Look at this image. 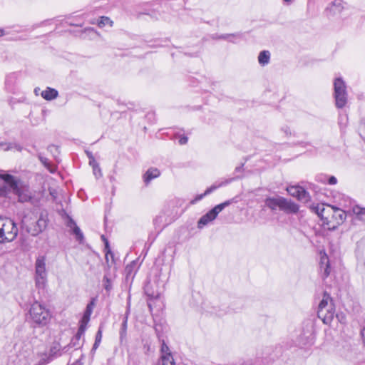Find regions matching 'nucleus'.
Instances as JSON below:
<instances>
[{
	"instance_id": "obj_47",
	"label": "nucleus",
	"mask_w": 365,
	"mask_h": 365,
	"mask_svg": "<svg viewBox=\"0 0 365 365\" xmlns=\"http://www.w3.org/2000/svg\"><path fill=\"white\" fill-rule=\"evenodd\" d=\"M244 165H245V163H242L239 166H237L235 169V173H239V172H241L243 170V167H244Z\"/></svg>"
},
{
	"instance_id": "obj_14",
	"label": "nucleus",
	"mask_w": 365,
	"mask_h": 365,
	"mask_svg": "<svg viewBox=\"0 0 365 365\" xmlns=\"http://www.w3.org/2000/svg\"><path fill=\"white\" fill-rule=\"evenodd\" d=\"M331 208L334 211L333 217L335 218V220H336V223L338 225L342 224L346 220V212L344 210L334 206H331Z\"/></svg>"
},
{
	"instance_id": "obj_42",
	"label": "nucleus",
	"mask_w": 365,
	"mask_h": 365,
	"mask_svg": "<svg viewBox=\"0 0 365 365\" xmlns=\"http://www.w3.org/2000/svg\"><path fill=\"white\" fill-rule=\"evenodd\" d=\"M162 220H163V217H162V216H158V217H156L154 219V220H153L154 225H155V226H158V225L161 223Z\"/></svg>"
},
{
	"instance_id": "obj_49",
	"label": "nucleus",
	"mask_w": 365,
	"mask_h": 365,
	"mask_svg": "<svg viewBox=\"0 0 365 365\" xmlns=\"http://www.w3.org/2000/svg\"><path fill=\"white\" fill-rule=\"evenodd\" d=\"M99 345H100V343H97V342L95 341L93 345V347H92V349H91V352H95L96 350L99 346Z\"/></svg>"
},
{
	"instance_id": "obj_7",
	"label": "nucleus",
	"mask_w": 365,
	"mask_h": 365,
	"mask_svg": "<svg viewBox=\"0 0 365 365\" xmlns=\"http://www.w3.org/2000/svg\"><path fill=\"white\" fill-rule=\"evenodd\" d=\"M232 202L233 200H229L215 206L212 209H211L209 212H207L199 219L197 222V227L202 229L209 222L213 221L217 217L219 212L226 207L231 205Z\"/></svg>"
},
{
	"instance_id": "obj_40",
	"label": "nucleus",
	"mask_w": 365,
	"mask_h": 365,
	"mask_svg": "<svg viewBox=\"0 0 365 365\" xmlns=\"http://www.w3.org/2000/svg\"><path fill=\"white\" fill-rule=\"evenodd\" d=\"M188 138L185 135H181L179 138V143L180 145H185L187 143Z\"/></svg>"
},
{
	"instance_id": "obj_16",
	"label": "nucleus",
	"mask_w": 365,
	"mask_h": 365,
	"mask_svg": "<svg viewBox=\"0 0 365 365\" xmlns=\"http://www.w3.org/2000/svg\"><path fill=\"white\" fill-rule=\"evenodd\" d=\"M160 175V171L157 168H151L148 169L145 173L143 178L144 182L148 184L153 179L158 178Z\"/></svg>"
},
{
	"instance_id": "obj_4",
	"label": "nucleus",
	"mask_w": 365,
	"mask_h": 365,
	"mask_svg": "<svg viewBox=\"0 0 365 365\" xmlns=\"http://www.w3.org/2000/svg\"><path fill=\"white\" fill-rule=\"evenodd\" d=\"M29 316L32 322L38 327L46 326L51 319L48 309L37 301L31 304L29 309Z\"/></svg>"
},
{
	"instance_id": "obj_45",
	"label": "nucleus",
	"mask_w": 365,
	"mask_h": 365,
	"mask_svg": "<svg viewBox=\"0 0 365 365\" xmlns=\"http://www.w3.org/2000/svg\"><path fill=\"white\" fill-rule=\"evenodd\" d=\"M95 164H98L96 160H95V158H90V160H89V165L92 167V168L93 169L94 168V165Z\"/></svg>"
},
{
	"instance_id": "obj_18",
	"label": "nucleus",
	"mask_w": 365,
	"mask_h": 365,
	"mask_svg": "<svg viewBox=\"0 0 365 365\" xmlns=\"http://www.w3.org/2000/svg\"><path fill=\"white\" fill-rule=\"evenodd\" d=\"M61 352L60 344H56L50 349V357H51V359L48 361L44 362L43 364H45L46 363H48L49 361L53 359V358L58 356H61Z\"/></svg>"
},
{
	"instance_id": "obj_15",
	"label": "nucleus",
	"mask_w": 365,
	"mask_h": 365,
	"mask_svg": "<svg viewBox=\"0 0 365 365\" xmlns=\"http://www.w3.org/2000/svg\"><path fill=\"white\" fill-rule=\"evenodd\" d=\"M41 96L46 101H52L58 96V92L56 89L47 87L46 90L41 92Z\"/></svg>"
},
{
	"instance_id": "obj_54",
	"label": "nucleus",
	"mask_w": 365,
	"mask_h": 365,
	"mask_svg": "<svg viewBox=\"0 0 365 365\" xmlns=\"http://www.w3.org/2000/svg\"><path fill=\"white\" fill-rule=\"evenodd\" d=\"M71 365H79V363L78 361H76L75 363L72 364Z\"/></svg>"
},
{
	"instance_id": "obj_22",
	"label": "nucleus",
	"mask_w": 365,
	"mask_h": 365,
	"mask_svg": "<svg viewBox=\"0 0 365 365\" xmlns=\"http://www.w3.org/2000/svg\"><path fill=\"white\" fill-rule=\"evenodd\" d=\"M163 365H174V359L172 354L162 355L161 356Z\"/></svg>"
},
{
	"instance_id": "obj_3",
	"label": "nucleus",
	"mask_w": 365,
	"mask_h": 365,
	"mask_svg": "<svg viewBox=\"0 0 365 365\" xmlns=\"http://www.w3.org/2000/svg\"><path fill=\"white\" fill-rule=\"evenodd\" d=\"M334 309L332 299L329 294L324 292L323 298L319 302L317 316L322 320L324 324H330L334 317Z\"/></svg>"
},
{
	"instance_id": "obj_27",
	"label": "nucleus",
	"mask_w": 365,
	"mask_h": 365,
	"mask_svg": "<svg viewBox=\"0 0 365 365\" xmlns=\"http://www.w3.org/2000/svg\"><path fill=\"white\" fill-rule=\"evenodd\" d=\"M112 24L113 21L107 16H101L98 22V25L101 28L106 25H110L111 26Z\"/></svg>"
},
{
	"instance_id": "obj_20",
	"label": "nucleus",
	"mask_w": 365,
	"mask_h": 365,
	"mask_svg": "<svg viewBox=\"0 0 365 365\" xmlns=\"http://www.w3.org/2000/svg\"><path fill=\"white\" fill-rule=\"evenodd\" d=\"M46 276H35L36 287L38 289H44L46 284Z\"/></svg>"
},
{
	"instance_id": "obj_26",
	"label": "nucleus",
	"mask_w": 365,
	"mask_h": 365,
	"mask_svg": "<svg viewBox=\"0 0 365 365\" xmlns=\"http://www.w3.org/2000/svg\"><path fill=\"white\" fill-rule=\"evenodd\" d=\"M135 262L133 261L131 263L128 264L125 268V273L126 275V278H128L129 277H131L133 275V272L135 267Z\"/></svg>"
},
{
	"instance_id": "obj_25",
	"label": "nucleus",
	"mask_w": 365,
	"mask_h": 365,
	"mask_svg": "<svg viewBox=\"0 0 365 365\" xmlns=\"http://www.w3.org/2000/svg\"><path fill=\"white\" fill-rule=\"evenodd\" d=\"M353 211L360 220H365V208L356 206Z\"/></svg>"
},
{
	"instance_id": "obj_38",
	"label": "nucleus",
	"mask_w": 365,
	"mask_h": 365,
	"mask_svg": "<svg viewBox=\"0 0 365 365\" xmlns=\"http://www.w3.org/2000/svg\"><path fill=\"white\" fill-rule=\"evenodd\" d=\"M90 317H91V315L83 313V317L80 322H83L84 324H88L90 320Z\"/></svg>"
},
{
	"instance_id": "obj_51",
	"label": "nucleus",
	"mask_w": 365,
	"mask_h": 365,
	"mask_svg": "<svg viewBox=\"0 0 365 365\" xmlns=\"http://www.w3.org/2000/svg\"><path fill=\"white\" fill-rule=\"evenodd\" d=\"M86 153L87 156H88V159H89V160H90V158H91H91H94L91 152H90V151H86Z\"/></svg>"
},
{
	"instance_id": "obj_34",
	"label": "nucleus",
	"mask_w": 365,
	"mask_h": 365,
	"mask_svg": "<svg viewBox=\"0 0 365 365\" xmlns=\"http://www.w3.org/2000/svg\"><path fill=\"white\" fill-rule=\"evenodd\" d=\"M76 225H76V222L71 217H68V220L66 222V226L68 227H69L71 230H72Z\"/></svg>"
},
{
	"instance_id": "obj_23",
	"label": "nucleus",
	"mask_w": 365,
	"mask_h": 365,
	"mask_svg": "<svg viewBox=\"0 0 365 365\" xmlns=\"http://www.w3.org/2000/svg\"><path fill=\"white\" fill-rule=\"evenodd\" d=\"M103 287H104L105 290L108 293H110V292L113 289V285H112L111 280L108 277L107 275H104L103 279Z\"/></svg>"
},
{
	"instance_id": "obj_1",
	"label": "nucleus",
	"mask_w": 365,
	"mask_h": 365,
	"mask_svg": "<svg viewBox=\"0 0 365 365\" xmlns=\"http://www.w3.org/2000/svg\"><path fill=\"white\" fill-rule=\"evenodd\" d=\"M6 185H9L13 192L18 196L19 202H30L32 205L36 203V199L32 195L29 186L24 185L20 180L8 173L0 174V196L3 197L7 194Z\"/></svg>"
},
{
	"instance_id": "obj_33",
	"label": "nucleus",
	"mask_w": 365,
	"mask_h": 365,
	"mask_svg": "<svg viewBox=\"0 0 365 365\" xmlns=\"http://www.w3.org/2000/svg\"><path fill=\"white\" fill-rule=\"evenodd\" d=\"M94 168L93 169V174L95 175L96 178H98L102 176V173L99 164H95Z\"/></svg>"
},
{
	"instance_id": "obj_11",
	"label": "nucleus",
	"mask_w": 365,
	"mask_h": 365,
	"mask_svg": "<svg viewBox=\"0 0 365 365\" xmlns=\"http://www.w3.org/2000/svg\"><path fill=\"white\" fill-rule=\"evenodd\" d=\"M130 314V304H128L126 312L123 317V322L119 331L120 341L122 343L126 339L127 328H128V319Z\"/></svg>"
},
{
	"instance_id": "obj_21",
	"label": "nucleus",
	"mask_w": 365,
	"mask_h": 365,
	"mask_svg": "<svg viewBox=\"0 0 365 365\" xmlns=\"http://www.w3.org/2000/svg\"><path fill=\"white\" fill-rule=\"evenodd\" d=\"M230 37H240L239 34H221L219 35L217 34H215L212 36V39L219 40V39H227Z\"/></svg>"
},
{
	"instance_id": "obj_30",
	"label": "nucleus",
	"mask_w": 365,
	"mask_h": 365,
	"mask_svg": "<svg viewBox=\"0 0 365 365\" xmlns=\"http://www.w3.org/2000/svg\"><path fill=\"white\" fill-rule=\"evenodd\" d=\"M95 305V299L93 298L90 302L87 304L86 310L84 312L85 314L91 315L93 312V309Z\"/></svg>"
},
{
	"instance_id": "obj_43",
	"label": "nucleus",
	"mask_w": 365,
	"mask_h": 365,
	"mask_svg": "<svg viewBox=\"0 0 365 365\" xmlns=\"http://www.w3.org/2000/svg\"><path fill=\"white\" fill-rule=\"evenodd\" d=\"M0 148L4 150H9L11 148V146L5 143H0Z\"/></svg>"
},
{
	"instance_id": "obj_48",
	"label": "nucleus",
	"mask_w": 365,
	"mask_h": 365,
	"mask_svg": "<svg viewBox=\"0 0 365 365\" xmlns=\"http://www.w3.org/2000/svg\"><path fill=\"white\" fill-rule=\"evenodd\" d=\"M282 130H283V132L287 135H290L291 134V131H290V129L288 128V127H284L282 128Z\"/></svg>"
},
{
	"instance_id": "obj_36",
	"label": "nucleus",
	"mask_w": 365,
	"mask_h": 365,
	"mask_svg": "<svg viewBox=\"0 0 365 365\" xmlns=\"http://www.w3.org/2000/svg\"><path fill=\"white\" fill-rule=\"evenodd\" d=\"M38 158L40 161L42 163V164L44 165V166H46V168L49 167L50 163L48 162V160L46 158L39 155Z\"/></svg>"
},
{
	"instance_id": "obj_50",
	"label": "nucleus",
	"mask_w": 365,
	"mask_h": 365,
	"mask_svg": "<svg viewBox=\"0 0 365 365\" xmlns=\"http://www.w3.org/2000/svg\"><path fill=\"white\" fill-rule=\"evenodd\" d=\"M361 335L363 339L364 343L365 344V327L361 330Z\"/></svg>"
},
{
	"instance_id": "obj_19",
	"label": "nucleus",
	"mask_w": 365,
	"mask_h": 365,
	"mask_svg": "<svg viewBox=\"0 0 365 365\" xmlns=\"http://www.w3.org/2000/svg\"><path fill=\"white\" fill-rule=\"evenodd\" d=\"M310 209L312 212L316 213L322 220H324L323 212L325 211L324 205H312L310 206Z\"/></svg>"
},
{
	"instance_id": "obj_29",
	"label": "nucleus",
	"mask_w": 365,
	"mask_h": 365,
	"mask_svg": "<svg viewBox=\"0 0 365 365\" xmlns=\"http://www.w3.org/2000/svg\"><path fill=\"white\" fill-rule=\"evenodd\" d=\"M300 193L297 199L302 202H307L309 200V194L302 187L299 189Z\"/></svg>"
},
{
	"instance_id": "obj_6",
	"label": "nucleus",
	"mask_w": 365,
	"mask_h": 365,
	"mask_svg": "<svg viewBox=\"0 0 365 365\" xmlns=\"http://www.w3.org/2000/svg\"><path fill=\"white\" fill-rule=\"evenodd\" d=\"M333 96L335 101V106L339 109L344 108L348 103L346 85L341 77L334 79Z\"/></svg>"
},
{
	"instance_id": "obj_52",
	"label": "nucleus",
	"mask_w": 365,
	"mask_h": 365,
	"mask_svg": "<svg viewBox=\"0 0 365 365\" xmlns=\"http://www.w3.org/2000/svg\"><path fill=\"white\" fill-rule=\"evenodd\" d=\"M102 237L103 240L105 242L106 247H108V240L106 239V237H104V235H102V237Z\"/></svg>"
},
{
	"instance_id": "obj_56",
	"label": "nucleus",
	"mask_w": 365,
	"mask_h": 365,
	"mask_svg": "<svg viewBox=\"0 0 365 365\" xmlns=\"http://www.w3.org/2000/svg\"><path fill=\"white\" fill-rule=\"evenodd\" d=\"M284 1H286V2H289V1H291L292 0H284Z\"/></svg>"
},
{
	"instance_id": "obj_17",
	"label": "nucleus",
	"mask_w": 365,
	"mask_h": 365,
	"mask_svg": "<svg viewBox=\"0 0 365 365\" xmlns=\"http://www.w3.org/2000/svg\"><path fill=\"white\" fill-rule=\"evenodd\" d=\"M270 61V53L269 51H262L259 53L258 56V62L259 63L264 66L269 63Z\"/></svg>"
},
{
	"instance_id": "obj_32",
	"label": "nucleus",
	"mask_w": 365,
	"mask_h": 365,
	"mask_svg": "<svg viewBox=\"0 0 365 365\" xmlns=\"http://www.w3.org/2000/svg\"><path fill=\"white\" fill-rule=\"evenodd\" d=\"M78 346H79V341H76V340H74V339L72 338L70 344L68 345H67V346H65L62 349V351L66 352L68 350L69 347L77 348Z\"/></svg>"
},
{
	"instance_id": "obj_13",
	"label": "nucleus",
	"mask_w": 365,
	"mask_h": 365,
	"mask_svg": "<svg viewBox=\"0 0 365 365\" xmlns=\"http://www.w3.org/2000/svg\"><path fill=\"white\" fill-rule=\"evenodd\" d=\"M282 197L277 196L276 197H269L264 200L265 205L272 210H276L280 208Z\"/></svg>"
},
{
	"instance_id": "obj_41",
	"label": "nucleus",
	"mask_w": 365,
	"mask_h": 365,
	"mask_svg": "<svg viewBox=\"0 0 365 365\" xmlns=\"http://www.w3.org/2000/svg\"><path fill=\"white\" fill-rule=\"evenodd\" d=\"M327 182L329 185H335L337 182V179L334 176H329Z\"/></svg>"
},
{
	"instance_id": "obj_24",
	"label": "nucleus",
	"mask_w": 365,
	"mask_h": 365,
	"mask_svg": "<svg viewBox=\"0 0 365 365\" xmlns=\"http://www.w3.org/2000/svg\"><path fill=\"white\" fill-rule=\"evenodd\" d=\"M299 189H302V187H300V186H292V187L287 188V192L292 196H294L295 197H298L299 195V193L301 192Z\"/></svg>"
},
{
	"instance_id": "obj_39",
	"label": "nucleus",
	"mask_w": 365,
	"mask_h": 365,
	"mask_svg": "<svg viewBox=\"0 0 365 365\" xmlns=\"http://www.w3.org/2000/svg\"><path fill=\"white\" fill-rule=\"evenodd\" d=\"M87 324H84L80 322V325L78 331H80V334H84L86 329Z\"/></svg>"
},
{
	"instance_id": "obj_10",
	"label": "nucleus",
	"mask_w": 365,
	"mask_h": 365,
	"mask_svg": "<svg viewBox=\"0 0 365 365\" xmlns=\"http://www.w3.org/2000/svg\"><path fill=\"white\" fill-rule=\"evenodd\" d=\"M35 274L36 276H46L47 272L46 270V257L39 256L37 257L35 262Z\"/></svg>"
},
{
	"instance_id": "obj_31",
	"label": "nucleus",
	"mask_w": 365,
	"mask_h": 365,
	"mask_svg": "<svg viewBox=\"0 0 365 365\" xmlns=\"http://www.w3.org/2000/svg\"><path fill=\"white\" fill-rule=\"evenodd\" d=\"M160 351L162 355L172 354L168 346L165 344L164 340H162Z\"/></svg>"
},
{
	"instance_id": "obj_2",
	"label": "nucleus",
	"mask_w": 365,
	"mask_h": 365,
	"mask_svg": "<svg viewBox=\"0 0 365 365\" xmlns=\"http://www.w3.org/2000/svg\"><path fill=\"white\" fill-rule=\"evenodd\" d=\"M48 215L46 212H41L38 218L36 220H32L31 218L24 217L22 220V228L24 229L27 233L32 236H37L41 233L48 225Z\"/></svg>"
},
{
	"instance_id": "obj_5",
	"label": "nucleus",
	"mask_w": 365,
	"mask_h": 365,
	"mask_svg": "<svg viewBox=\"0 0 365 365\" xmlns=\"http://www.w3.org/2000/svg\"><path fill=\"white\" fill-rule=\"evenodd\" d=\"M17 235L16 223L10 218L0 216V244L12 242Z\"/></svg>"
},
{
	"instance_id": "obj_55",
	"label": "nucleus",
	"mask_w": 365,
	"mask_h": 365,
	"mask_svg": "<svg viewBox=\"0 0 365 365\" xmlns=\"http://www.w3.org/2000/svg\"><path fill=\"white\" fill-rule=\"evenodd\" d=\"M34 91H35L36 94H37V93H38L37 88H35Z\"/></svg>"
},
{
	"instance_id": "obj_44",
	"label": "nucleus",
	"mask_w": 365,
	"mask_h": 365,
	"mask_svg": "<svg viewBox=\"0 0 365 365\" xmlns=\"http://www.w3.org/2000/svg\"><path fill=\"white\" fill-rule=\"evenodd\" d=\"M83 335V334H80V331H78L75 336L73 337V339H74V340H76V341H79L80 339Z\"/></svg>"
},
{
	"instance_id": "obj_53",
	"label": "nucleus",
	"mask_w": 365,
	"mask_h": 365,
	"mask_svg": "<svg viewBox=\"0 0 365 365\" xmlns=\"http://www.w3.org/2000/svg\"><path fill=\"white\" fill-rule=\"evenodd\" d=\"M51 148H56V149H57V148L55 147L54 145H51V146L48 147V149H51Z\"/></svg>"
},
{
	"instance_id": "obj_37",
	"label": "nucleus",
	"mask_w": 365,
	"mask_h": 365,
	"mask_svg": "<svg viewBox=\"0 0 365 365\" xmlns=\"http://www.w3.org/2000/svg\"><path fill=\"white\" fill-rule=\"evenodd\" d=\"M90 317H91V315L83 313V317L80 322H83L84 324H88L90 320Z\"/></svg>"
},
{
	"instance_id": "obj_9",
	"label": "nucleus",
	"mask_w": 365,
	"mask_h": 365,
	"mask_svg": "<svg viewBox=\"0 0 365 365\" xmlns=\"http://www.w3.org/2000/svg\"><path fill=\"white\" fill-rule=\"evenodd\" d=\"M235 179H237V178H230V179H226L224 181H222L221 182L217 184V183H215L213 184L212 185H211L210 187H208L203 194H201V195H198L195 201H197V200H202L205 196L210 194L211 192H212L213 191H215V190H217V188L222 187V186H224V185H226L229 183H230L231 182H232L233 180H235Z\"/></svg>"
},
{
	"instance_id": "obj_46",
	"label": "nucleus",
	"mask_w": 365,
	"mask_h": 365,
	"mask_svg": "<svg viewBox=\"0 0 365 365\" xmlns=\"http://www.w3.org/2000/svg\"><path fill=\"white\" fill-rule=\"evenodd\" d=\"M240 35V37H230V38H228L227 40L230 42H232V43H236V39H240V38H242V35L241 34H239Z\"/></svg>"
},
{
	"instance_id": "obj_35",
	"label": "nucleus",
	"mask_w": 365,
	"mask_h": 365,
	"mask_svg": "<svg viewBox=\"0 0 365 365\" xmlns=\"http://www.w3.org/2000/svg\"><path fill=\"white\" fill-rule=\"evenodd\" d=\"M101 339H102V330L100 327L96 334L95 341L101 344Z\"/></svg>"
},
{
	"instance_id": "obj_28",
	"label": "nucleus",
	"mask_w": 365,
	"mask_h": 365,
	"mask_svg": "<svg viewBox=\"0 0 365 365\" xmlns=\"http://www.w3.org/2000/svg\"><path fill=\"white\" fill-rule=\"evenodd\" d=\"M72 232L73 235H75L77 240L81 242L83 240V234L78 225L72 229Z\"/></svg>"
},
{
	"instance_id": "obj_8",
	"label": "nucleus",
	"mask_w": 365,
	"mask_h": 365,
	"mask_svg": "<svg viewBox=\"0 0 365 365\" xmlns=\"http://www.w3.org/2000/svg\"><path fill=\"white\" fill-rule=\"evenodd\" d=\"M279 210L287 214H295L299 211V206L294 202L282 197Z\"/></svg>"
},
{
	"instance_id": "obj_12",
	"label": "nucleus",
	"mask_w": 365,
	"mask_h": 365,
	"mask_svg": "<svg viewBox=\"0 0 365 365\" xmlns=\"http://www.w3.org/2000/svg\"><path fill=\"white\" fill-rule=\"evenodd\" d=\"M320 269H324L323 277L327 278L330 274L329 260L326 252H321Z\"/></svg>"
}]
</instances>
